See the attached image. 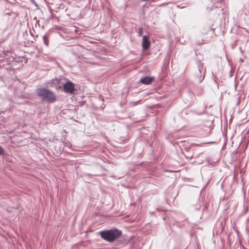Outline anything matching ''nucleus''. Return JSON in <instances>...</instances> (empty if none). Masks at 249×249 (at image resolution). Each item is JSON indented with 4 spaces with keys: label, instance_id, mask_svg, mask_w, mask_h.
Here are the masks:
<instances>
[{
    "label": "nucleus",
    "instance_id": "3",
    "mask_svg": "<svg viewBox=\"0 0 249 249\" xmlns=\"http://www.w3.org/2000/svg\"><path fill=\"white\" fill-rule=\"evenodd\" d=\"M198 68L199 74H196V77L197 78L199 83H201L204 79L206 70L203 68L202 64H201L200 62H199V64L198 66Z\"/></svg>",
    "mask_w": 249,
    "mask_h": 249
},
{
    "label": "nucleus",
    "instance_id": "8",
    "mask_svg": "<svg viewBox=\"0 0 249 249\" xmlns=\"http://www.w3.org/2000/svg\"><path fill=\"white\" fill-rule=\"evenodd\" d=\"M142 33H143V29L142 27H140L139 28V31H138L139 36H142Z\"/></svg>",
    "mask_w": 249,
    "mask_h": 249
},
{
    "label": "nucleus",
    "instance_id": "9",
    "mask_svg": "<svg viewBox=\"0 0 249 249\" xmlns=\"http://www.w3.org/2000/svg\"><path fill=\"white\" fill-rule=\"evenodd\" d=\"M4 152V150L1 146H0V155L3 154Z\"/></svg>",
    "mask_w": 249,
    "mask_h": 249
},
{
    "label": "nucleus",
    "instance_id": "4",
    "mask_svg": "<svg viewBox=\"0 0 249 249\" xmlns=\"http://www.w3.org/2000/svg\"><path fill=\"white\" fill-rule=\"evenodd\" d=\"M63 89L65 92L72 94L75 90L74 85L71 81L67 82L64 85Z\"/></svg>",
    "mask_w": 249,
    "mask_h": 249
},
{
    "label": "nucleus",
    "instance_id": "1",
    "mask_svg": "<svg viewBox=\"0 0 249 249\" xmlns=\"http://www.w3.org/2000/svg\"><path fill=\"white\" fill-rule=\"evenodd\" d=\"M37 94L43 101L52 103L55 102L56 97L51 90L39 88L37 89Z\"/></svg>",
    "mask_w": 249,
    "mask_h": 249
},
{
    "label": "nucleus",
    "instance_id": "10",
    "mask_svg": "<svg viewBox=\"0 0 249 249\" xmlns=\"http://www.w3.org/2000/svg\"><path fill=\"white\" fill-rule=\"evenodd\" d=\"M30 0L32 2V3L35 4L36 6H37V4L35 2L34 0Z\"/></svg>",
    "mask_w": 249,
    "mask_h": 249
},
{
    "label": "nucleus",
    "instance_id": "2",
    "mask_svg": "<svg viewBox=\"0 0 249 249\" xmlns=\"http://www.w3.org/2000/svg\"><path fill=\"white\" fill-rule=\"evenodd\" d=\"M122 234L121 231L118 229L104 231L100 232L101 237L109 242H113L117 238L121 236Z\"/></svg>",
    "mask_w": 249,
    "mask_h": 249
},
{
    "label": "nucleus",
    "instance_id": "7",
    "mask_svg": "<svg viewBox=\"0 0 249 249\" xmlns=\"http://www.w3.org/2000/svg\"><path fill=\"white\" fill-rule=\"evenodd\" d=\"M43 42L44 44L48 46L49 45V40L47 37L46 36H44L43 37Z\"/></svg>",
    "mask_w": 249,
    "mask_h": 249
},
{
    "label": "nucleus",
    "instance_id": "5",
    "mask_svg": "<svg viewBox=\"0 0 249 249\" xmlns=\"http://www.w3.org/2000/svg\"><path fill=\"white\" fill-rule=\"evenodd\" d=\"M150 43L148 39V37L146 36H144L142 38V47L143 50H146L150 47Z\"/></svg>",
    "mask_w": 249,
    "mask_h": 249
},
{
    "label": "nucleus",
    "instance_id": "6",
    "mask_svg": "<svg viewBox=\"0 0 249 249\" xmlns=\"http://www.w3.org/2000/svg\"><path fill=\"white\" fill-rule=\"evenodd\" d=\"M154 80V78L153 77H143L142 78L140 81L144 84H146V85H148V84H151L152 81H153Z\"/></svg>",
    "mask_w": 249,
    "mask_h": 249
}]
</instances>
